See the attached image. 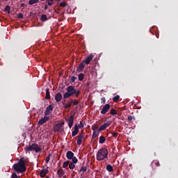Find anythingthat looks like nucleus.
<instances>
[{"mask_svg":"<svg viewBox=\"0 0 178 178\" xmlns=\"http://www.w3.org/2000/svg\"><path fill=\"white\" fill-rule=\"evenodd\" d=\"M41 1H46V0H40Z\"/></svg>","mask_w":178,"mask_h":178,"instance_id":"obj_50","label":"nucleus"},{"mask_svg":"<svg viewBox=\"0 0 178 178\" xmlns=\"http://www.w3.org/2000/svg\"><path fill=\"white\" fill-rule=\"evenodd\" d=\"M106 158H108V149L106 148H101L96 153V160L97 161H104Z\"/></svg>","mask_w":178,"mask_h":178,"instance_id":"obj_3","label":"nucleus"},{"mask_svg":"<svg viewBox=\"0 0 178 178\" xmlns=\"http://www.w3.org/2000/svg\"><path fill=\"white\" fill-rule=\"evenodd\" d=\"M74 164H76V163H70L69 164V165H67V166H69V169L73 170L74 168Z\"/></svg>","mask_w":178,"mask_h":178,"instance_id":"obj_36","label":"nucleus"},{"mask_svg":"<svg viewBox=\"0 0 178 178\" xmlns=\"http://www.w3.org/2000/svg\"><path fill=\"white\" fill-rule=\"evenodd\" d=\"M96 178H98V177H96Z\"/></svg>","mask_w":178,"mask_h":178,"instance_id":"obj_52","label":"nucleus"},{"mask_svg":"<svg viewBox=\"0 0 178 178\" xmlns=\"http://www.w3.org/2000/svg\"><path fill=\"white\" fill-rule=\"evenodd\" d=\"M67 6V3L66 2H60L59 3V6L62 8L66 7Z\"/></svg>","mask_w":178,"mask_h":178,"instance_id":"obj_32","label":"nucleus"},{"mask_svg":"<svg viewBox=\"0 0 178 178\" xmlns=\"http://www.w3.org/2000/svg\"><path fill=\"white\" fill-rule=\"evenodd\" d=\"M91 129H92V131H93V132H98L99 127H98L97 124H93L92 125Z\"/></svg>","mask_w":178,"mask_h":178,"instance_id":"obj_18","label":"nucleus"},{"mask_svg":"<svg viewBox=\"0 0 178 178\" xmlns=\"http://www.w3.org/2000/svg\"><path fill=\"white\" fill-rule=\"evenodd\" d=\"M69 160H72V162H70V163H77V158H72Z\"/></svg>","mask_w":178,"mask_h":178,"instance_id":"obj_33","label":"nucleus"},{"mask_svg":"<svg viewBox=\"0 0 178 178\" xmlns=\"http://www.w3.org/2000/svg\"><path fill=\"white\" fill-rule=\"evenodd\" d=\"M70 164V163L69 161H65V162H63V168H67V166H69Z\"/></svg>","mask_w":178,"mask_h":178,"instance_id":"obj_29","label":"nucleus"},{"mask_svg":"<svg viewBox=\"0 0 178 178\" xmlns=\"http://www.w3.org/2000/svg\"><path fill=\"white\" fill-rule=\"evenodd\" d=\"M20 6L24 7V6H26V4L24 3H22V4H20Z\"/></svg>","mask_w":178,"mask_h":178,"instance_id":"obj_46","label":"nucleus"},{"mask_svg":"<svg viewBox=\"0 0 178 178\" xmlns=\"http://www.w3.org/2000/svg\"><path fill=\"white\" fill-rule=\"evenodd\" d=\"M47 173H49V170L47 169L42 170V171H40V177L42 178L45 177Z\"/></svg>","mask_w":178,"mask_h":178,"instance_id":"obj_15","label":"nucleus"},{"mask_svg":"<svg viewBox=\"0 0 178 178\" xmlns=\"http://www.w3.org/2000/svg\"><path fill=\"white\" fill-rule=\"evenodd\" d=\"M75 80H76V76H72L70 80V83H74Z\"/></svg>","mask_w":178,"mask_h":178,"instance_id":"obj_38","label":"nucleus"},{"mask_svg":"<svg viewBox=\"0 0 178 178\" xmlns=\"http://www.w3.org/2000/svg\"><path fill=\"white\" fill-rule=\"evenodd\" d=\"M47 6H51V5H53V1H47Z\"/></svg>","mask_w":178,"mask_h":178,"instance_id":"obj_45","label":"nucleus"},{"mask_svg":"<svg viewBox=\"0 0 178 178\" xmlns=\"http://www.w3.org/2000/svg\"><path fill=\"white\" fill-rule=\"evenodd\" d=\"M71 106L72 103H66V104H65V109L70 108Z\"/></svg>","mask_w":178,"mask_h":178,"instance_id":"obj_34","label":"nucleus"},{"mask_svg":"<svg viewBox=\"0 0 178 178\" xmlns=\"http://www.w3.org/2000/svg\"><path fill=\"white\" fill-rule=\"evenodd\" d=\"M47 120H49V117L46 116L40 119V120H39V122H38V124H39V125H43L44 123H46V122H47Z\"/></svg>","mask_w":178,"mask_h":178,"instance_id":"obj_14","label":"nucleus"},{"mask_svg":"<svg viewBox=\"0 0 178 178\" xmlns=\"http://www.w3.org/2000/svg\"><path fill=\"white\" fill-rule=\"evenodd\" d=\"M11 178H20V177L17 176V174H15V172H13V174H11Z\"/></svg>","mask_w":178,"mask_h":178,"instance_id":"obj_37","label":"nucleus"},{"mask_svg":"<svg viewBox=\"0 0 178 178\" xmlns=\"http://www.w3.org/2000/svg\"><path fill=\"white\" fill-rule=\"evenodd\" d=\"M106 170L109 172H113V169L112 168V165H106Z\"/></svg>","mask_w":178,"mask_h":178,"instance_id":"obj_26","label":"nucleus"},{"mask_svg":"<svg viewBox=\"0 0 178 178\" xmlns=\"http://www.w3.org/2000/svg\"><path fill=\"white\" fill-rule=\"evenodd\" d=\"M46 178H49V177H46Z\"/></svg>","mask_w":178,"mask_h":178,"instance_id":"obj_51","label":"nucleus"},{"mask_svg":"<svg viewBox=\"0 0 178 178\" xmlns=\"http://www.w3.org/2000/svg\"><path fill=\"white\" fill-rule=\"evenodd\" d=\"M38 2H40L38 0H29V5H34L35 3H38Z\"/></svg>","mask_w":178,"mask_h":178,"instance_id":"obj_24","label":"nucleus"},{"mask_svg":"<svg viewBox=\"0 0 178 178\" xmlns=\"http://www.w3.org/2000/svg\"><path fill=\"white\" fill-rule=\"evenodd\" d=\"M84 76L85 75L83 74H79V76H78V79L79 80V81H82L83 80Z\"/></svg>","mask_w":178,"mask_h":178,"instance_id":"obj_30","label":"nucleus"},{"mask_svg":"<svg viewBox=\"0 0 178 178\" xmlns=\"http://www.w3.org/2000/svg\"><path fill=\"white\" fill-rule=\"evenodd\" d=\"M110 108H111V105L110 104H105L102 107V110L101 111V114L106 115V113H108V111H109Z\"/></svg>","mask_w":178,"mask_h":178,"instance_id":"obj_7","label":"nucleus"},{"mask_svg":"<svg viewBox=\"0 0 178 178\" xmlns=\"http://www.w3.org/2000/svg\"><path fill=\"white\" fill-rule=\"evenodd\" d=\"M151 166L160 167V163L157 160L152 161V162H151Z\"/></svg>","mask_w":178,"mask_h":178,"instance_id":"obj_17","label":"nucleus"},{"mask_svg":"<svg viewBox=\"0 0 178 178\" xmlns=\"http://www.w3.org/2000/svg\"><path fill=\"white\" fill-rule=\"evenodd\" d=\"M63 98V96H62V94H60V92H57V94H56V95L54 96V100L57 103L60 102Z\"/></svg>","mask_w":178,"mask_h":178,"instance_id":"obj_10","label":"nucleus"},{"mask_svg":"<svg viewBox=\"0 0 178 178\" xmlns=\"http://www.w3.org/2000/svg\"><path fill=\"white\" fill-rule=\"evenodd\" d=\"M74 120V115H72L69 117L66 121H67V126L69 127L70 129L72 128L73 126V120Z\"/></svg>","mask_w":178,"mask_h":178,"instance_id":"obj_8","label":"nucleus"},{"mask_svg":"<svg viewBox=\"0 0 178 178\" xmlns=\"http://www.w3.org/2000/svg\"><path fill=\"white\" fill-rule=\"evenodd\" d=\"M50 156L51 155L49 154L47 157H46V160H45L46 163H49V162L50 161Z\"/></svg>","mask_w":178,"mask_h":178,"instance_id":"obj_39","label":"nucleus"},{"mask_svg":"<svg viewBox=\"0 0 178 178\" xmlns=\"http://www.w3.org/2000/svg\"><path fill=\"white\" fill-rule=\"evenodd\" d=\"M66 159H67V160H70L72 159H76V157L74 156V154L72 152L67 151L66 152Z\"/></svg>","mask_w":178,"mask_h":178,"instance_id":"obj_13","label":"nucleus"},{"mask_svg":"<svg viewBox=\"0 0 178 178\" xmlns=\"http://www.w3.org/2000/svg\"><path fill=\"white\" fill-rule=\"evenodd\" d=\"M131 120H136V117H134L133 115L128 116V121L131 122Z\"/></svg>","mask_w":178,"mask_h":178,"instance_id":"obj_35","label":"nucleus"},{"mask_svg":"<svg viewBox=\"0 0 178 178\" xmlns=\"http://www.w3.org/2000/svg\"><path fill=\"white\" fill-rule=\"evenodd\" d=\"M105 102H106L105 97L101 98V104H105Z\"/></svg>","mask_w":178,"mask_h":178,"instance_id":"obj_43","label":"nucleus"},{"mask_svg":"<svg viewBox=\"0 0 178 178\" xmlns=\"http://www.w3.org/2000/svg\"><path fill=\"white\" fill-rule=\"evenodd\" d=\"M47 20H48L47 16L44 14L42 15V16L40 17V21H42V22H47Z\"/></svg>","mask_w":178,"mask_h":178,"instance_id":"obj_20","label":"nucleus"},{"mask_svg":"<svg viewBox=\"0 0 178 178\" xmlns=\"http://www.w3.org/2000/svg\"><path fill=\"white\" fill-rule=\"evenodd\" d=\"M84 136L85 135L83 134H81L78 136V140H76V145H78L79 146H81V145H82V138H83Z\"/></svg>","mask_w":178,"mask_h":178,"instance_id":"obj_12","label":"nucleus"},{"mask_svg":"<svg viewBox=\"0 0 178 178\" xmlns=\"http://www.w3.org/2000/svg\"><path fill=\"white\" fill-rule=\"evenodd\" d=\"M83 122H81V123L79 124H74V129H76V127H78V129H83Z\"/></svg>","mask_w":178,"mask_h":178,"instance_id":"obj_23","label":"nucleus"},{"mask_svg":"<svg viewBox=\"0 0 178 178\" xmlns=\"http://www.w3.org/2000/svg\"><path fill=\"white\" fill-rule=\"evenodd\" d=\"M64 124H65V122H59L54 124V127H53L54 132H63Z\"/></svg>","mask_w":178,"mask_h":178,"instance_id":"obj_6","label":"nucleus"},{"mask_svg":"<svg viewBox=\"0 0 178 178\" xmlns=\"http://www.w3.org/2000/svg\"><path fill=\"white\" fill-rule=\"evenodd\" d=\"M54 0H47V2H53Z\"/></svg>","mask_w":178,"mask_h":178,"instance_id":"obj_49","label":"nucleus"},{"mask_svg":"<svg viewBox=\"0 0 178 178\" xmlns=\"http://www.w3.org/2000/svg\"><path fill=\"white\" fill-rule=\"evenodd\" d=\"M86 170H87V168L86 166H82L81 168V172H86Z\"/></svg>","mask_w":178,"mask_h":178,"instance_id":"obj_40","label":"nucleus"},{"mask_svg":"<svg viewBox=\"0 0 178 178\" xmlns=\"http://www.w3.org/2000/svg\"><path fill=\"white\" fill-rule=\"evenodd\" d=\"M4 10H6V12H8V13H10V6H6V8H4Z\"/></svg>","mask_w":178,"mask_h":178,"instance_id":"obj_42","label":"nucleus"},{"mask_svg":"<svg viewBox=\"0 0 178 178\" xmlns=\"http://www.w3.org/2000/svg\"><path fill=\"white\" fill-rule=\"evenodd\" d=\"M117 136H118V133H117V132L112 133V137L116 138Z\"/></svg>","mask_w":178,"mask_h":178,"instance_id":"obj_44","label":"nucleus"},{"mask_svg":"<svg viewBox=\"0 0 178 178\" xmlns=\"http://www.w3.org/2000/svg\"><path fill=\"white\" fill-rule=\"evenodd\" d=\"M48 6L47 5H44V10H47Z\"/></svg>","mask_w":178,"mask_h":178,"instance_id":"obj_47","label":"nucleus"},{"mask_svg":"<svg viewBox=\"0 0 178 178\" xmlns=\"http://www.w3.org/2000/svg\"><path fill=\"white\" fill-rule=\"evenodd\" d=\"M77 133H79V129L76 128L74 129V130H73V131H72V137H74L76 136V135H77Z\"/></svg>","mask_w":178,"mask_h":178,"instance_id":"obj_19","label":"nucleus"},{"mask_svg":"<svg viewBox=\"0 0 178 178\" xmlns=\"http://www.w3.org/2000/svg\"><path fill=\"white\" fill-rule=\"evenodd\" d=\"M13 170H14L17 174L26 172V160H24V158H20V160H18L17 163L13 165Z\"/></svg>","mask_w":178,"mask_h":178,"instance_id":"obj_1","label":"nucleus"},{"mask_svg":"<svg viewBox=\"0 0 178 178\" xmlns=\"http://www.w3.org/2000/svg\"><path fill=\"white\" fill-rule=\"evenodd\" d=\"M92 59H93V55L90 54L86 57V58L83 60H82V63L79 64L78 67H76V72H82L83 71V68L85 67V65H89L90 63V61H92Z\"/></svg>","mask_w":178,"mask_h":178,"instance_id":"obj_4","label":"nucleus"},{"mask_svg":"<svg viewBox=\"0 0 178 178\" xmlns=\"http://www.w3.org/2000/svg\"><path fill=\"white\" fill-rule=\"evenodd\" d=\"M89 85H90V83H89V82L85 83V86H86V87L89 86Z\"/></svg>","mask_w":178,"mask_h":178,"instance_id":"obj_48","label":"nucleus"},{"mask_svg":"<svg viewBox=\"0 0 178 178\" xmlns=\"http://www.w3.org/2000/svg\"><path fill=\"white\" fill-rule=\"evenodd\" d=\"M110 125H111V122H105L104 124H102V125H101V127H99V129H98V132L103 131L106 128H108Z\"/></svg>","mask_w":178,"mask_h":178,"instance_id":"obj_9","label":"nucleus"},{"mask_svg":"<svg viewBox=\"0 0 178 178\" xmlns=\"http://www.w3.org/2000/svg\"><path fill=\"white\" fill-rule=\"evenodd\" d=\"M65 175V172L62 169L57 170V177L62 178V176Z\"/></svg>","mask_w":178,"mask_h":178,"instance_id":"obj_16","label":"nucleus"},{"mask_svg":"<svg viewBox=\"0 0 178 178\" xmlns=\"http://www.w3.org/2000/svg\"><path fill=\"white\" fill-rule=\"evenodd\" d=\"M46 99H50V92L49 91V88L46 89Z\"/></svg>","mask_w":178,"mask_h":178,"instance_id":"obj_25","label":"nucleus"},{"mask_svg":"<svg viewBox=\"0 0 178 178\" xmlns=\"http://www.w3.org/2000/svg\"><path fill=\"white\" fill-rule=\"evenodd\" d=\"M66 91L67 92L63 95V99H67L72 96H74L75 98H77L79 97V95H81V90L72 86H67Z\"/></svg>","mask_w":178,"mask_h":178,"instance_id":"obj_2","label":"nucleus"},{"mask_svg":"<svg viewBox=\"0 0 178 178\" xmlns=\"http://www.w3.org/2000/svg\"><path fill=\"white\" fill-rule=\"evenodd\" d=\"M52 111H53V106L49 105V106L46 108L44 115L48 116L49 115H50V113H51Z\"/></svg>","mask_w":178,"mask_h":178,"instance_id":"obj_11","label":"nucleus"},{"mask_svg":"<svg viewBox=\"0 0 178 178\" xmlns=\"http://www.w3.org/2000/svg\"><path fill=\"white\" fill-rule=\"evenodd\" d=\"M99 135V131H93L92 134V140L97 138L98 136Z\"/></svg>","mask_w":178,"mask_h":178,"instance_id":"obj_21","label":"nucleus"},{"mask_svg":"<svg viewBox=\"0 0 178 178\" xmlns=\"http://www.w3.org/2000/svg\"><path fill=\"white\" fill-rule=\"evenodd\" d=\"M109 113L111 114V115H115L116 114H118V113L116 112V110L111 108V111L109 112Z\"/></svg>","mask_w":178,"mask_h":178,"instance_id":"obj_28","label":"nucleus"},{"mask_svg":"<svg viewBox=\"0 0 178 178\" xmlns=\"http://www.w3.org/2000/svg\"><path fill=\"white\" fill-rule=\"evenodd\" d=\"M17 18H18V19H23V14L18 13V15H17Z\"/></svg>","mask_w":178,"mask_h":178,"instance_id":"obj_41","label":"nucleus"},{"mask_svg":"<svg viewBox=\"0 0 178 178\" xmlns=\"http://www.w3.org/2000/svg\"><path fill=\"white\" fill-rule=\"evenodd\" d=\"M69 103H72V104H73V106H76L79 104V102L77 100L74 101L73 99H70V102H69Z\"/></svg>","mask_w":178,"mask_h":178,"instance_id":"obj_27","label":"nucleus"},{"mask_svg":"<svg viewBox=\"0 0 178 178\" xmlns=\"http://www.w3.org/2000/svg\"><path fill=\"white\" fill-rule=\"evenodd\" d=\"M24 151H34V152L38 153L42 151V148H40V147H39L38 145H37L36 143H33L27 147H25Z\"/></svg>","mask_w":178,"mask_h":178,"instance_id":"obj_5","label":"nucleus"},{"mask_svg":"<svg viewBox=\"0 0 178 178\" xmlns=\"http://www.w3.org/2000/svg\"><path fill=\"white\" fill-rule=\"evenodd\" d=\"M106 140V138H105L104 136H99V144L105 143Z\"/></svg>","mask_w":178,"mask_h":178,"instance_id":"obj_22","label":"nucleus"},{"mask_svg":"<svg viewBox=\"0 0 178 178\" xmlns=\"http://www.w3.org/2000/svg\"><path fill=\"white\" fill-rule=\"evenodd\" d=\"M120 100V96L119 95H117L115 97H113V98L112 99V101L113 102H118Z\"/></svg>","mask_w":178,"mask_h":178,"instance_id":"obj_31","label":"nucleus"}]
</instances>
